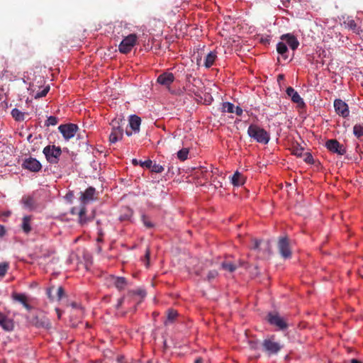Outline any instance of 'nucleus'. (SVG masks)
<instances>
[{
	"label": "nucleus",
	"instance_id": "58",
	"mask_svg": "<svg viewBox=\"0 0 363 363\" xmlns=\"http://www.w3.org/2000/svg\"><path fill=\"white\" fill-rule=\"evenodd\" d=\"M123 359V356H118L117 357V361L118 362H122Z\"/></svg>",
	"mask_w": 363,
	"mask_h": 363
},
{
	"label": "nucleus",
	"instance_id": "23",
	"mask_svg": "<svg viewBox=\"0 0 363 363\" xmlns=\"http://www.w3.org/2000/svg\"><path fill=\"white\" fill-rule=\"evenodd\" d=\"M95 189L94 187H89L84 192H81L80 199L83 203L93 200L95 194Z\"/></svg>",
	"mask_w": 363,
	"mask_h": 363
},
{
	"label": "nucleus",
	"instance_id": "55",
	"mask_svg": "<svg viewBox=\"0 0 363 363\" xmlns=\"http://www.w3.org/2000/svg\"><path fill=\"white\" fill-rule=\"evenodd\" d=\"M132 163H133L134 165H138V164H140V162H138L137 159H133V160H132Z\"/></svg>",
	"mask_w": 363,
	"mask_h": 363
},
{
	"label": "nucleus",
	"instance_id": "13",
	"mask_svg": "<svg viewBox=\"0 0 363 363\" xmlns=\"http://www.w3.org/2000/svg\"><path fill=\"white\" fill-rule=\"evenodd\" d=\"M334 108L337 114L341 116L343 118H346L349 116L350 111L348 105L341 99H335L334 101Z\"/></svg>",
	"mask_w": 363,
	"mask_h": 363
},
{
	"label": "nucleus",
	"instance_id": "45",
	"mask_svg": "<svg viewBox=\"0 0 363 363\" xmlns=\"http://www.w3.org/2000/svg\"><path fill=\"white\" fill-rule=\"evenodd\" d=\"M65 295V290L62 286H60L57 289V297L60 300Z\"/></svg>",
	"mask_w": 363,
	"mask_h": 363
},
{
	"label": "nucleus",
	"instance_id": "59",
	"mask_svg": "<svg viewBox=\"0 0 363 363\" xmlns=\"http://www.w3.org/2000/svg\"><path fill=\"white\" fill-rule=\"evenodd\" d=\"M125 133L128 136H130L133 134V133L131 131L128 130H126Z\"/></svg>",
	"mask_w": 363,
	"mask_h": 363
},
{
	"label": "nucleus",
	"instance_id": "30",
	"mask_svg": "<svg viewBox=\"0 0 363 363\" xmlns=\"http://www.w3.org/2000/svg\"><path fill=\"white\" fill-rule=\"evenodd\" d=\"M11 116L17 121H22L24 120V113L18 108H13L11 111Z\"/></svg>",
	"mask_w": 363,
	"mask_h": 363
},
{
	"label": "nucleus",
	"instance_id": "14",
	"mask_svg": "<svg viewBox=\"0 0 363 363\" xmlns=\"http://www.w3.org/2000/svg\"><path fill=\"white\" fill-rule=\"evenodd\" d=\"M11 298L13 301L21 303L28 311L33 309V306L29 303V298L25 294L13 292Z\"/></svg>",
	"mask_w": 363,
	"mask_h": 363
},
{
	"label": "nucleus",
	"instance_id": "33",
	"mask_svg": "<svg viewBox=\"0 0 363 363\" xmlns=\"http://www.w3.org/2000/svg\"><path fill=\"white\" fill-rule=\"evenodd\" d=\"M353 133L358 138L363 136V124H356L353 128Z\"/></svg>",
	"mask_w": 363,
	"mask_h": 363
},
{
	"label": "nucleus",
	"instance_id": "64",
	"mask_svg": "<svg viewBox=\"0 0 363 363\" xmlns=\"http://www.w3.org/2000/svg\"><path fill=\"white\" fill-rule=\"evenodd\" d=\"M30 138H31V135H30L28 137V140H29Z\"/></svg>",
	"mask_w": 363,
	"mask_h": 363
},
{
	"label": "nucleus",
	"instance_id": "36",
	"mask_svg": "<svg viewBox=\"0 0 363 363\" xmlns=\"http://www.w3.org/2000/svg\"><path fill=\"white\" fill-rule=\"evenodd\" d=\"M9 264L6 262L0 263V277H3L7 272Z\"/></svg>",
	"mask_w": 363,
	"mask_h": 363
},
{
	"label": "nucleus",
	"instance_id": "24",
	"mask_svg": "<svg viewBox=\"0 0 363 363\" xmlns=\"http://www.w3.org/2000/svg\"><path fill=\"white\" fill-rule=\"evenodd\" d=\"M344 23L346 25V26L353 30L354 33H356L358 35H361L362 36L363 34V30H362L356 23L354 20L348 18Z\"/></svg>",
	"mask_w": 363,
	"mask_h": 363
},
{
	"label": "nucleus",
	"instance_id": "42",
	"mask_svg": "<svg viewBox=\"0 0 363 363\" xmlns=\"http://www.w3.org/2000/svg\"><path fill=\"white\" fill-rule=\"evenodd\" d=\"M152 161L150 160H147L144 162L140 161V165L142 167H145L147 169H150L152 167Z\"/></svg>",
	"mask_w": 363,
	"mask_h": 363
},
{
	"label": "nucleus",
	"instance_id": "12",
	"mask_svg": "<svg viewBox=\"0 0 363 363\" xmlns=\"http://www.w3.org/2000/svg\"><path fill=\"white\" fill-rule=\"evenodd\" d=\"M267 320L271 325L277 326L280 330L287 328V323L277 313H269L267 315Z\"/></svg>",
	"mask_w": 363,
	"mask_h": 363
},
{
	"label": "nucleus",
	"instance_id": "41",
	"mask_svg": "<svg viewBox=\"0 0 363 363\" xmlns=\"http://www.w3.org/2000/svg\"><path fill=\"white\" fill-rule=\"evenodd\" d=\"M218 273L216 270H212L208 272L207 275V280L208 281H211L212 280L215 279L216 277L218 276Z\"/></svg>",
	"mask_w": 363,
	"mask_h": 363
},
{
	"label": "nucleus",
	"instance_id": "54",
	"mask_svg": "<svg viewBox=\"0 0 363 363\" xmlns=\"http://www.w3.org/2000/svg\"><path fill=\"white\" fill-rule=\"evenodd\" d=\"M5 233V228H0V238L4 236Z\"/></svg>",
	"mask_w": 363,
	"mask_h": 363
},
{
	"label": "nucleus",
	"instance_id": "56",
	"mask_svg": "<svg viewBox=\"0 0 363 363\" xmlns=\"http://www.w3.org/2000/svg\"><path fill=\"white\" fill-rule=\"evenodd\" d=\"M72 196H73V194H72V193H71V192H69V193L67 194V195H66V197H67L68 199H71Z\"/></svg>",
	"mask_w": 363,
	"mask_h": 363
},
{
	"label": "nucleus",
	"instance_id": "21",
	"mask_svg": "<svg viewBox=\"0 0 363 363\" xmlns=\"http://www.w3.org/2000/svg\"><path fill=\"white\" fill-rule=\"evenodd\" d=\"M286 94L291 98V101L298 105L304 104L303 99L300 96L295 89L291 86L286 89Z\"/></svg>",
	"mask_w": 363,
	"mask_h": 363
},
{
	"label": "nucleus",
	"instance_id": "48",
	"mask_svg": "<svg viewBox=\"0 0 363 363\" xmlns=\"http://www.w3.org/2000/svg\"><path fill=\"white\" fill-rule=\"evenodd\" d=\"M125 301V297H122L118 301V303L116 305V309L118 310L121 306L123 305V302Z\"/></svg>",
	"mask_w": 363,
	"mask_h": 363
},
{
	"label": "nucleus",
	"instance_id": "6",
	"mask_svg": "<svg viewBox=\"0 0 363 363\" xmlns=\"http://www.w3.org/2000/svg\"><path fill=\"white\" fill-rule=\"evenodd\" d=\"M251 242V250H256L258 253L262 252L264 255L269 254L270 245L268 241L264 242L262 240L252 238Z\"/></svg>",
	"mask_w": 363,
	"mask_h": 363
},
{
	"label": "nucleus",
	"instance_id": "1",
	"mask_svg": "<svg viewBox=\"0 0 363 363\" xmlns=\"http://www.w3.org/2000/svg\"><path fill=\"white\" fill-rule=\"evenodd\" d=\"M248 135L255 141L262 144H267L270 140L269 134L257 125L251 124L247 129Z\"/></svg>",
	"mask_w": 363,
	"mask_h": 363
},
{
	"label": "nucleus",
	"instance_id": "63",
	"mask_svg": "<svg viewBox=\"0 0 363 363\" xmlns=\"http://www.w3.org/2000/svg\"><path fill=\"white\" fill-rule=\"evenodd\" d=\"M30 257H31V258H35V257H38L39 256H36L35 255H30Z\"/></svg>",
	"mask_w": 363,
	"mask_h": 363
},
{
	"label": "nucleus",
	"instance_id": "35",
	"mask_svg": "<svg viewBox=\"0 0 363 363\" xmlns=\"http://www.w3.org/2000/svg\"><path fill=\"white\" fill-rule=\"evenodd\" d=\"M150 169L152 172L161 173L164 171V168L163 166H162L160 164H157L156 163L153 164V162H152V167L150 168Z\"/></svg>",
	"mask_w": 363,
	"mask_h": 363
},
{
	"label": "nucleus",
	"instance_id": "20",
	"mask_svg": "<svg viewBox=\"0 0 363 363\" xmlns=\"http://www.w3.org/2000/svg\"><path fill=\"white\" fill-rule=\"evenodd\" d=\"M21 203L26 209L33 211L37 208V203L34 198L31 196H24L22 197Z\"/></svg>",
	"mask_w": 363,
	"mask_h": 363
},
{
	"label": "nucleus",
	"instance_id": "3",
	"mask_svg": "<svg viewBox=\"0 0 363 363\" xmlns=\"http://www.w3.org/2000/svg\"><path fill=\"white\" fill-rule=\"evenodd\" d=\"M125 123V120L122 118H114L110 123L112 127L111 133L109 135V141L111 143H116L123 138V125Z\"/></svg>",
	"mask_w": 363,
	"mask_h": 363
},
{
	"label": "nucleus",
	"instance_id": "19",
	"mask_svg": "<svg viewBox=\"0 0 363 363\" xmlns=\"http://www.w3.org/2000/svg\"><path fill=\"white\" fill-rule=\"evenodd\" d=\"M109 280L119 291L123 290L127 285V280L124 277L111 275Z\"/></svg>",
	"mask_w": 363,
	"mask_h": 363
},
{
	"label": "nucleus",
	"instance_id": "7",
	"mask_svg": "<svg viewBox=\"0 0 363 363\" xmlns=\"http://www.w3.org/2000/svg\"><path fill=\"white\" fill-rule=\"evenodd\" d=\"M145 296V292L143 290L138 289L137 291H130L128 293L129 302L133 303V307L130 308V311L133 313L137 310V306L142 301V298Z\"/></svg>",
	"mask_w": 363,
	"mask_h": 363
},
{
	"label": "nucleus",
	"instance_id": "5",
	"mask_svg": "<svg viewBox=\"0 0 363 363\" xmlns=\"http://www.w3.org/2000/svg\"><path fill=\"white\" fill-rule=\"evenodd\" d=\"M138 40L136 34H130L126 36L120 43L118 50L123 54H128L135 45Z\"/></svg>",
	"mask_w": 363,
	"mask_h": 363
},
{
	"label": "nucleus",
	"instance_id": "32",
	"mask_svg": "<svg viewBox=\"0 0 363 363\" xmlns=\"http://www.w3.org/2000/svg\"><path fill=\"white\" fill-rule=\"evenodd\" d=\"M235 106L230 102H224L222 104V111L227 113H234Z\"/></svg>",
	"mask_w": 363,
	"mask_h": 363
},
{
	"label": "nucleus",
	"instance_id": "26",
	"mask_svg": "<svg viewBox=\"0 0 363 363\" xmlns=\"http://www.w3.org/2000/svg\"><path fill=\"white\" fill-rule=\"evenodd\" d=\"M245 181V177L238 172H235V174L231 177L232 184L234 186H241V185L244 184Z\"/></svg>",
	"mask_w": 363,
	"mask_h": 363
},
{
	"label": "nucleus",
	"instance_id": "38",
	"mask_svg": "<svg viewBox=\"0 0 363 363\" xmlns=\"http://www.w3.org/2000/svg\"><path fill=\"white\" fill-rule=\"evenodd\" d=\"M58 123V119L55 116H50L48 118L47 121H45V125L50 126V125H55Z\"/></svg>",
	"mask_w": 363,
	"mask_h": 363
},
{
	"label": "nucleus",
	"instance_id": "28",
	"mask_svg": "<svg viewBox=\"0 0 363 363\" xmlns=\"http://www.w3.org/2000/svg\"><path fill=\"white\" fill-rule=\"evenodd\" d=\"M178 313L174 309H169L167 311V320L164 321V324L172 323L178 317Z\"/></svg>",
	"mask_w": 363,
	"mask_h": 363
},
{
	"label": "nucleus",
	"instance_id": "40",
	"mask_svg": "<svg viewBox=\"0 0 363 363\" xmlns=\"http://www.w3.org/2000/svg\"><path fill=\"white\" fill-rule=\"evenodd\" d=\"M303 152V149L302 147H299L298 146L293 147L292 153L294 155H296L298 157H302Z\"/></svg>",
	"mask_w": 363,
	"mask_h": 363
},
{
	"label": "nucleus",
	"instance_id": "31",
	"mask_svg": "<svg viewBox=\"0 0 363 363\" xmlns=\"http://www.w3.org/2000/svg\"><path fill=\"white\" fill-rule=\"evenodd\" d=\"M221 267L224 270L228 271L230 272H233L237 269L235 264L230 262L225 261L221 264Z\"/></svg>",
	"mask_w": 363,
	"mask_h": 363
},
{
	"label": "nucleus",
	"instance_id": "15",
	"mask_svg": "<svg viewBox=\"0 0 363 363\" xmlns=\"http://www.w3.org/2000/svg\"><path fill=\"white\" fill-rule=\"evenodd\" d=\"M0 326L7 332L13 331L14 329V321L0 311Z\"/></svg>",
	"mask_w": 363,
	"mask_h": 363
},
{
	"label": "nucleus",
	"instance_id": "60",
	"mask_svg": "<svg viewBox=\"0 0 363 363\" xmlns=\"http://www.w3.org/2000/svg\"><path fill=\"white\" fill-rule=\"evenodd\" d=\"M71 306L73 307V308H77L78 305L76 302H72Z\"/></svg>",
	"mask_w": 363,
	"mask_h": 363
},
{
	"label": "nucleus",
	"instance_id": "51",
	"mask_svg": "<svg viewBox=\"0 0 363 363\" xmlns=\"http://www.w3.org/2000/svg\"><path fill=\"white\" fill-rule=\"evenodd\" d=\"M32 230V228H22V233L24 234V235H28L30 230Z\"/></svg>",
	"mask_w": 363,
	"mask_h": 363
},
{
	"label": "nucleus",
	"instance_id": "39",
	"mask_svg": "<svg viewBox=\"0 0 363 363\" xmlns=\"http://www.w3.org/2000/svg\"><path fill=\"white\" fill-rule=\"evenodd\" d=\"M150 251L149 248H147L145 251L144 257L142 259V261L145 263L146 267H148L150 266Z\"/></svg>",
	"mask_w": 363,
	"mask_h": 363
},
{
	"label": "nucleus",
	"instance_id": "53",
	"mask_svg": "<svg viewBox=\"0 0 363 363\" xmlns=\"http://www.w3.org/2000/svg\"><path fill=\"white\" fill-rule=\"evenodd\" d=\"M58 319L61 318L62 311L59 308H56Z\"/></svg>",
	"mask_w": 363,
	"mask_h": 363
},
{
	"label": "nucleus",
	"instance_id": "57",
	"mask_svg": "<svg viewBox=\"0 0 363 363\" xmlns=\"http://www.w3.org/2000/svg\"><path fill=\"white\" fill-rule=\"evenodd\" d=\"M194 363H203V359L201 358H198L195 360Z\"/></svg>",
	"mask_w": 363,
	"mask_h": 363
},
{
	"label": "nucleus",
	"instance_id": "61",
	"mask_svg": "<svg viewBox=\"0 0 363 363\" xmlns=\"http://www.w3.org/2000/svg\"><path fill=\"white\" fill-rule=\"evenodd\" d=\"M283 78H284V75L283 74H279L278 76V80L283 79Z\"/></svg>",
	"mask_w": 363,
	"mask_h": 363
},
{
	"label": "nucleus",
	"instance_id": "22",
	"mask_svg": "<svg viewBox=\"0 0 363 363\" xmlns=\"http://www.w3.org/2000/svg\"><path fill=\"white\" fill-rule=\"evenodd\" d=\"M141 123V119L136 115H133L130 117L129 125L133 131L136 133L140 130V125Z\"/></svg>",
	"mask_w": 363,
	"mask_h": 363
},
{
	"label": "nucleus",
	"instance_id": "18",
	"mask_svg": "<svg viewBox=\"0 0 363 363\" xmlns=\"http://www.w3.org/2000/svg\"><path fill=\"white\" fill-rule=\"evenodd\" d=\"M282 40H285L287 45L293 50H295L299 45V42L297 38L292 34L287 33L282 35L281 37Z\"/></svg>",
	"mask_w": 363,
	"mask_h": 363
},
{
	"label": "nucleus",
	"instance_id": "62",
	"mask_svg": "<svg viewBox=\"0 0 363 363\" xmlns=\"http://www.w3.org/2000/svg\"><path fill=\"white\" fill-rule=\"evenodd\" d=\"M201 57H200V58H197V60H196V63H197V65H199V63H200V61H201Z\"/></svg>",
	"mask_w": 363,
	"mask_h": 363
},
{
	"label": "nucleus",
	"instance_id": "27",
	"mask_svg": "<svg viewBox=\"0 0 363 363\" xmlns=\"http://www.w3.org/2000/svg\"><path fill=\"white\" fill-rule=\"evenodd\" d=\"M277 52L279 55H281L284 60H286L288 58V56L286 55V53L288 52V48L285 43H284L282 42H279L277 45Z\"/></svg>",
	"mask_w": 363,
	"mask_h": 363
},
{
	"label": "nucleus",
	"instance_id": "25",
	"mask_svg": "<svg viewBox=\"0 0 363 363\" xmlns=\"http://www.w3.org/2000/svg\"><path fill=\"white\" fill-rule=\"evenodd\" d=\"M217 59V52L211 51L205 57L203 65L206 68H210Z\"/></svg>",
	"mask_w": 363,
	"mask_h": 363
},
{
	"label": "nucleus",
	"instance_id": "47",
	"mask_svg": "<svg viewBox=\"0 0 363 363\" xmlns=\"http://www.w3.org/2000/svg\"><path fill=\"white\" fill-rule=\"evenodd\" d=\"M242 109L239 106L234 108V113H235L237 116H240L242 114Z\"/></svg>",
	"mask_w": 363,
	"mask_h": 363
},
{
	"label": "nucleus",
	"instance_id": "50",
	"mask_svg": "<svg viewBox=\"0 0 363 363\" xmlns=\"http://www.w3.org/2000/svg\"><path fill=\"white\" fill-rule=\"evenodd\" d=\"M304 160L308 163H312L313 161V157L311 155H308Z\"/></svg>",
	"mask_w": 363,
	"mask_h": 363
},
{
	"label": "nucleus",
	"instance_id": "49",
	"mask_svg": "<svg viewBox=\"0 0 363 363\" xmlns=\"http://www.w3.org/2000/svg\"><path fill=\"white\" fill-rule=\"evenodd\" d=\"M103 236H104V234L100 230L99 233H98V237L96 238V241L97 242H101L103 240Z\"/></svg>",
	"mask_w": 363,
	"mask_h": 363
},
{
	"label": "nucleus",
	"instance_id": "2",
	"mask_svg": "<svg viewBox=\"0 0 363 363\" xmlns=\"http://www.w3.org/2000/svg\"><path fill=\"white\" fill-rule=\"evenodd\" d=\"M28 323L38 328L49 329L51 328L50 320L43 311H37L27 317Z\"/></svg>",
	"mask_w": 363,
	"mask_h": 363
},
{
	"label": "nucleus",
	"instance_id": "11",
	"mask_svg": "<svg viewBox=\"0 0 363 363\" xmlns=\"http://www.w3.org/2000/svg\"><path fill=\"white\" fill-rule=\"evenodd\" d=\"M278 247L283 257L289 258L291 256L290 242L287 236H282L279 238Z\"/></svg>",
	"mask_w": 363,
	"mask_h": 363
},
{
	"label": "nucleus",
	"instance_id": "4",
	"mask_svg": "<svg viewBox=\"0 0 363 363\" xmlns=\"http://www.w3.org/2000/svg\"><path fill=\"white\" fill-rule=\"evenodd\" d=\"M47 161L50 164H57L60 161L62 155V150L60 147L55 145H48L43 150Z\"/></svg>",
	"mask_w": 363,
	"mask_h": 363
},
{
	"label": "nucleus",
	"instance_id": "52",
	"mask_svg": "<svg viewBox=\"0 0 363 363\" xmlns=\"http://www.w3.org/2000/svg\"><path fill=\"white\" fill-rule=\"evenodd\" d=\"M70 213H71L72 215H74V214H77V213H78V214H79V212L77 211V208H75V207H73V208L71 209Z\"/></svg>",
	"mask_w": 363,
	"mask_h": 363
},
{
	"label": "nucleus",
	"instance_id": "43",
	"mask_svg": "<svg viewBox=\"0 0 363 363\" xmlns=\"http://www.w3.org/2000/svg\"><path fill=\"white\" fill-rule=\"evenodd\" d=\"M142 220H143V223L145 225V227H147V228L153 227V225L151 223L150 218L148 217H147L146 216L143 215L142 216Z\"/></svg>",
	"mask_w": 363,
	"mask_h": 363
},
{
	"label": "nucleus",
	"instance_id": "16",
	"mask_svg": "<svg viewBox=\"0 0 363 363\" xmlns=\"http://www.w3.org/2000/svg\"><path fill=\"white\" fill-rule=\"evenodd\" d=\"M262 346L264 350L268 352L269 354L277 353L281 347L279 343L272 341L270 339H266L263 341Z\"/></svg>",
	"mask_w": 363,
	"mask_h": 363
},
{
	"label": "nucleus",
	"instance_id": "46",
	"mask_svg": "<svg viewBox=\"0 0 363 363\" xmlns=\"http://www.w3.org/2000/svg\"><path fill=\"white\" fill-rule=\"evenodd\" d=\"M249 345L252 350H257L258 348V342L256 340H250Z\"/></svg>",
	"mask_w": 363,
	"mask_h": 363
},
{
	"label": "nucleus",
	"instance_id": "37",
	"mask_svg": "<svg viewBox=\"0 0 363 363\" xmlns=\"http://www.w3.org/2000/svg\"><path fill=\"white\" fill-rule=\"evenodd\" d=\"M49 90H50V86H47L41 91H38L35 94V99H39V98L45 96L47 95V94L48 93Z\"/></svg>",
	"mask_w": 363,
	"mask_h": 363
},
{
	"label": "nucleus",
	"instance_id": "34",
	"mask_svg": "<svg viewBox=\"0 0 363 363\" xmlns=\"http://www.w3.org/2000/svg\"><path fill=\"white\" fill-rule=\"evenodd\" d=\"M189 155V149L188 148H183L178 151L177 152V157L181 161H184L187 159Z\"/></svg>",
	"mask_w": 363,
	"mask_h": 363
},
{
	"label": "nucleus",
	"instance_id": "10",
	"mask_svg": "<svg viewBox=\"0 0 363 363\" xmlns=\"http://www.w3.org/2000/svg\"><path fill=\"white\" fill-rule=\"evenodd\" d=\"M327 149L333 152L340 155H344L346 153V149L343 145L340 144L336 139H330L325 142Z\"/></svg>",
	"mask_w": 363,
	"mask_h": 363
},
{
	"label": "nucleus",
	"instance_id": "8",
	"mask_svg": "<svg viewBox=\"0 0 363 363\" xmlns=\"http://www.w3.org/2000/svg\"><path fill=\"white\" fill-rule=\"evenodd\" d=\"M58 130L64 138L68 140L75 135L78 130V126L74 123L63 124L58 127Z\"/></svg>",
	"mask_w": 363,
	"mask_h": 363
},
{
	"label": "nucleus",
	"instance_id": "9",
	"mask_svg": "<svg viewBox=\"0 0 363 363\" xmlns=\"http://www.w3.org/2000/svg\"><path fill=\"white\" fill-rule=\"evenodd\" d=\"M22 167L31 172H38L42 169V164L37 159L29 157L24 159L22 163Z\"/></svg>",
	"mask_w": 363,
	"mask_h": 363
},
{
	"label": "nucleus",
	"instance_id": "17",
	"mask_svg": "<svg viewBox=\"0 0 363 363\" xmlns=\"http://www.w3.org/2000/svg\"><path fill=\"white\" fill-rule=\"evenodd\" d=\"M174 76L172 73L165 72L160 74L157 79V83L165 86H169L174 82Z\"/></svg>",
	"mask_w": 363,
	"mask_h": 363
},
{
	"label": "nucleus",
	"instance_id": "29",
	"mask_svg": "<svg viewBox=\"0 0 363 363\" xmlns=\"http://www.w3.org/2000/svg\"><path fill=\"white\" fill-rule=\"evenodd\" d=\"M85 213H86V208L83 206L79 211V223L82 225L88 224V221H89V220H90V218H86Z\"/></svg>",
	"mask_w": 363,
	"mask_h": 363
},
{
	"label": "nucleus",
	"instance_id": "44",
	"mask_svg": "<svg viewBox=\"0 0 363 363\" xmlns=\"http://www.w3.org/2000/svg\"><path fill=\"white\" fill-rule=\"evenodd\" d=\"M30 216H24L21 227H30Z\"/></svg>",
	"mask_w": 363,
	"mask_h": 363
}]
</instances>
